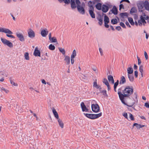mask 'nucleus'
I'll use <instances>...</instances> for the list:
<instances>
[{"label":"nucleus","instance_id":"nucleus-25","mask_svg":"<svg viewBox=\"0 0 149 149\" xmlns=\"http://www.w3.org/2000/svg\"><path fill=\"white\" fill-rule=\"evenodd\" d=\"M58 123L59 125L60 126L61 128L63 127L64 124L62 120L60 119H58Z\"/></svg>","mask_w":149,"mask_h":149},{"label":"nucleus","instance_id":"nucleus-48","mask_svg":"<svg viewBox=\"0 0 149 149\" xmlns=\"http://www.w3.org/2000/svg\"><path fill=\"white\" fill-rule=\"evenodd\" d=\"M120 26H121L123 28H126V26H125V24L123 22H120Z\"/></svg>","mask_w":149,"mask_h":149},{"label":"nucleus","instance_id":"nucleus-27","mask_svg":"<svg viewBox=\"0 0 149 149\" xmlns=\"http://www.w3.org/2000/svg\"><path fill=\"white\" fill-rule=\"evenodd\" d=\"M76 52L75 49H74L73 51L72 54H71V58H74L76 56Z\"/></svg>","mask_w":149,"mask_h":149},{"label":"nucleus","instance_id":"nucleus-26","mask_svg":"<svg viewBox=\"0 0 149 149\" xmlns=\"http://www.w3.org/2000/svg\"><path fill=\"white\" fill-rule=\"evenodd\" d=\"M127 72L128 74H132L133 72V69L132 67L128 68L127 69Z\"/></svg>","mask_w":149,"mask_h":149},{"label":"nucleus","instance_id":"nucleus-64","mask_svg":"<svg viewBox=\"0 0 149 149\" xmlns=\"http://www.w3.org/2000/svg\"><path fill=\"white\" fill-rule=\"evenodd\" d=\"M71 58V63L72 64H73L74 62V58Z\"/></svg>","mask_w":149,"mask_h":149},{"label":"nucleus","instance_id":"nucleus-41","mask_svg":"<svg viewBox=\"0 0 149 149\" xmlns=\"http://www.w3.org/2000/svg\"><path fill=\"white\" fill-rule=\"evenodd\" d=\"M103 82L107 86V85H108L109 84V83L108 82V80H107V79H106V78H104L103 79Z\"/></svg>","mask_w":149,"mask_h":149},{"label":"nucleus","instance_id":"nucleus-3","mask_svg":"<svg viewBox=\"0 0 149 149\" xmlns=\"http://www.w3.org/2000/svg\"><path fill=\"white\" fill-rule=\"evenodd\" d=\"M102 114L101 112L97 114L84 113V115L87 117L91 119H94L99 118L102 115Z\"/></svg>","mask_w":149,"mask_h":149},{"label":"nucleus","instance_id":"nucleus-29","mask_svg":"<svg viewBox=\"0 0 149 149\" xmlns=\"http://www.w3.org/2000/svg\"><path fill=\"white\" fill-rule=\"evenodd\" d=\"M97 19L99 21L98 22L99 24L100 25H102L103 22V18L101 17V16H100V17L97 18Z\"/></svg>","mask_w":149,"mask_h":149},{"label":"nucleus","instance_id":"nucleus-35","mask_svg":"<svg viewBox=\"0 0 149 149\" xmlns=\"http://www.w3.org/2000/svg\"><path fill=\"white\" fill-rule=\"evenodd\" d=\"M89 14L92 18H95V14L94 13V11H89Z\"/></svg>","mask_w":149,"mask_h":149},{"label":"nucleus","instance_id":"nucleus-14","mask_svg":"<svg viewBox=\"0 0 149 149\" xmlns=\"http://www.w3.org/2000/svg\"><path fill=\"white\" fill-rule=\"evenodd\" d=\"M109 9V8L108 6L104 4L102 5V10L103 12L104 13L107 12L108 11Z\"/></svg>","mask_w":149,"mask_h":149},{"label":"nucleus","instance_id":"nucleus-11","mask_svg":"<svg viewBox=\"0 0 149 149\" xmlns=\"http://www.w3.org/2000/svg\"><path fill=\"white\" fill-rule=\"evenodd\" d=\"M77 10L79 12L82 14H84L85 13V10L84 8L80 6H77Z\"/></svg>","mask_w":149,"mask_h":149},{"label":"nucleus","instance_id":"nucleus-10","mask_svg":"<svg viewBox=\"0 0 149 149\" xmlns=\"http://www.w3.org/2000/svg\"><path fill=\"white\" fill-rule=\"evenodd\" d=\"M33 55L35 56H40V53L39 50L38 49V48L37 47H36L34 50Z\"/></svg>","mask_w":149,"mask_h":149},{"label":"nucleus","instance_id":"nucleus-37","mask_svg":"<svg viewBox=\"0 0 149 149\" xmlns=\"http://www.w3.org/2000/svg\"><path fill=\"white\" fill-rule=\"evenodd\" d=\"M111 23L113 24H116L117 23V20L116 19H112L111 20Z\"/></svg>","mask_w":149,"mask_h":149},{"label":"nucleus","instance_id":"nucleus-45","mask_svg":"<svg viewBox=\"0 0 149 149\" xmlns=\"http://www.w3.org/2000/svg\"><path fill=\"white\" fill-rule=\"evenodd\" d=\"M1 74L3 76H4L6 77H7L8 76V74L6 71H5L3 72V73Z\"/></svg>","mask_w":149,"mask_h":149},{"label":"nucleus","instance_id":"nucleus-4","mask_svg":"<svg viewBox=\"0 0 149 149\" xmlns=\"http://www.w3.org/2000/svg\"><path fill=\"white\" fill-rule=\"evenodd\" d=\"M1 40L2 43L4 45L8 46L10 48H12L13 47V44L7 40L2 38H1Z\"/></svg>","mask_w":149,"mask_h":149},{"label":"nucleus","instance_id":"nucleus-49","mask_svg":"<svg viewBox=\"0 0 149 149\" xmlns=\"http://www.w3.org/2000/svg\"><path fill=\"white\" fill-rule=\"evenodd\" d=\"M118 83H119V81L118 80H117V81H116V82L114 83V87L116 88L118 85Z\"/></svg>","mask_w":149,"mask_h":149},{"label":"nucleus","instance_id":"nucleus-5","mask_svg":"<svg viewBox=\"0 0 149 149\" xmlns=\"http://www.w3.org/2000/svg\"><path fill=\"white\" fill-rule=\"evenodd\" d=\"M91 108L92 111L95 113L98 112L100 110V107L97 104H92Z\"/></svg>","mask_w":149,"mask_h":149},{"label":"nucleus","instance_id":"nucleus-13","mask_svg":"<svg viewBox=\"0 0 149 149\" xmlns=\"http://www.w3.org/2000/svg\"><path fill=\"white\" fill-rule=\"evenodd\" d=\"M48 33V31L47 29L42 30L41 32V35L43 37H46Z\"/></svg>","mask_w":149,"mask_h":149},{"label":"nucleus","instance_id":"nucleus-8","mask_svg":"<svg viewBox=\"0 0 149 149\" xmlns=\"http://www.w3.org/2000/svg\"><path fill=\"white\" fill-rule=\"evenodd\" d=\"M80 105L82 111L83 112H87L88 111V109L86 108L83 102H81Z\"/></svg>","mask_w":149,"mask_h":149},{"label":"nucleus","instance_id":"nucleus-62","mask_svg":"<svg viewBox=\"0 0 149 149\" xmlns=\"http://www.w3.org/2000/svg\"><path fill=\"white\" fill-rule=\"evenodd\" d=\"M138 22L139 23V25H142V22H141V19L140 20H138Z\"/></svg>","mask_w":149,"mask_h":149},{"label":"nucleus","instance_id":"nucleus-53","mask_svg":"<svg viewBox=\"0 0 149 149\" xmlns=\"http://www.w3.org/2000/svg\"><path fill=\"white\" fill-rule=\"evenodd\" d=\"M99 50L100 52V53L101 55V56H102L103 54L102 50V49L101 48H99Z\"/></svg>","mask_w":149,"mask_h":149},{"label":"nucleus","instance_id":"nucleus-63","mask_svg":"<svg viewBox=\"0 0 149 149\" xmlns=\"http://www.w3.org/2000/svg\"><path fill=\"white\" fill-rule=\"evenodd\" d=\"M95 88L97 89L99 88L100 91L101 89V88L100 87V86L98 85Z\"/></svg>","mask_w":149,"mask_h":149},{"label":"nucleus","instance_id":"nucleus-47","mask_svg":"<svg viewBox=\"0 0 149 149\" xmlns=\"http://www.w3.org/2000/svg\"><path fill=\"white\" fill-rule=\"evenodd\" d=\"M76 3L77 4V6H80V2L79 0H76Z\"/></svg>","mask_w":149,"mask_h":149},{"label":"nucleus","instance_id":"nucleus-17","mask_svg":"<svg viewBox=\"0 0 149 149\" xmlns=\"http://www.w3.org/2000/svg\"><path fill=\"white\" fill-rule=\"evenodd\" d=\"M112 13L115 15H116L118 13L117 9L115 6H113L111 10Z\"/></svg>","mask_w":149,"mask_h":149},{"label":"nucleus","instance_id":"nucleus-22","mask_svg":"<svg viewBox=\"0 0 149 149\" xmlns=\"http://www.w3.org/2000/svg\"><path fill=\"white\" fill-rule=\"evenodd\" d=\"M137 11V9L135 7H132L130 10V13L132 15L134 13H136Z\"/></svg>","mask_w":149,"mask_h":149},{"label":"nucleus","instance_id":"nucleus-50","mask_svg":"<svg viewBox=\"0 0 149 149\" xmlns=\"http://www.w3.org/2000/svg\"><path fill=\"white\" fill-rule=\"evenodd\" d=\"M144 54L146 59L147 60L148 58V56L147 52L146 51L144 52Z\"/></svg>","mask_w":149,"mask_h":149},{"label":"nucleus","instance_id":"nucleus-24","mask_svg":"<svg viewBox=\"0 0 149 149\" xmlns=\"http://www.w3.org/2000/svg\"><path fill=\"white\" fill-rule=\"evenodd\" d=\"M9 80L10 81V82L11 84L12 85L15 86H18V84L17 83H16L15 82H14L12 80V77H10L9 78Z\"/></svg>","mask_w":149,"mask_h":149},{"label":"nucleus","instance_id":"nucleus-9","mask_svg":"<svg viewBox=\"0 0 149 149\" xmlns=\"http://www.w3.org/2000/svg\"><path fill=\"white\" fill-rule=\"evenodd\" d=\"M16 36L22 42L24 40V38L22 34L19 33H17Z\"/></svg>","mask_w":149,"mask_h":149},{"label":"nucleus","instance_id":"nucleus-43","mask_svg":"<svg viewBox=\"0 0 149 149\" xmlns=\"http://www.w3.org/2000/svg\"><path fill=\"white\" fill-rule=\"evenodd\" d=\"M139 70L140 72H141V75H142V73L143 72V66L142 65H141L139 66Z\"/></svg>","mask_w":149,"mask_h":149},{"label":"nucleus","instance_id":"nucleus-33","mask_svg":"<svg viewBox=\"0 0 149 149\" xmlns=\"http://www.w3.org/2000/svg\"><path fill=\"white\" fill-rule=\"evenodd\" d=\"M24 57L25 59L26 60H29V54L28 52H25L24 53Z\"/></svg>","mask_w":149,"mask_h":149},{"label":"nucleus","instance_id":"nucleus-31","mask_svg":"<svg viewBox=\"0 0 149 149\" xmlns=\"http://www.w3.org/2000/svg\"><path fill=\"white\" fill-rule=\"evenodd\" d=\"M128 19L129 22L132 25H134V23L133 21V19L131 17H128Z\"/></svg>","mask_w":149,"mask_h":149},{"label":"nucleus","instance_id":"nucleus-2","mask_svg":"<svg viewBox=\"0 0 149 149\" xmlns=\"http://www.w3.org/2000/svg\"><path fill=\"white\" fill-rule=\"evenodd\" d=\"M0 32L6 33V36L8 37L13 38H15V37L13 35H11L13 34V32L8 29L0 27Z\"/></svg>","mask_w":149,"mask_h":149},{"label":"nucleus","instance_id":"nucleus-51","mask_svg":"<svg viewBox=\"0 0 149 149\" xmlns=\"http://www.w3.org/2000/svg\"><path fill=\"white\" fill-rule=\"evenodd\" d=\"M123 116H124L126 119H128L127 114L126 113H125L123 114Z\"/></svg>","mask_w":149,"mask_h":149},{"label":"nucleus","instance_id":"nucleus-12","mask_svg":"<svg viewBox=\"0 0 149 149\" xmlns=\"http://www.w3.org/2000/svg\"><path fill=\"white\" fill-rule=\"evenodd\" d=\"M137 6L140 11L142 12V9L144 6V2H140L137 4Z\"/></svg>","mask_w":149,"mask_h":149},{"label":"nucleus","instance_id":"nucleus-44","mask_svg":"<svg viewBox=\"0 0 149 149\" xmlns=\"http://www.w3.org/2000/svg\"><path fill=\"white\" fill-rule=\"evenodd\" d=\"M130 118L132 120H134V118L133 115L130 113H129Z\"/></svg>","mask_w":149,"mask_h":149},{"label":"nucleus","instance_id":"nucleus-1","mask_svg":"<svg viewBox=\"0 0 149 149\" xmlns=\"http://www.w3.org/2000/svg\"><path fill=\"white\" fill-rule=\"evenodd\" d=\"M123 94L120 91V89L118 90V93L119 95V97L120 100L124 104L127 106L128 107H132L134 110H136L135 108V106L134 105L136 104H137L138 100H137V94L136 93H134V97L135 99L133 98L134 101L132 102L131 103H129V104L126 103L124 101L125 97H129L133 92V87L132 86H127L125 88V89L122 91Z\"/></svg>","mask_w":149,"mask_h":149},{"label":"nucleus","instance_id":"nucleus-32","mask_svg":"<svg viewBox=\"0 0 149 149\" xmlns=\"http://www.w3.org/2000/svg\"><path fill=\"white\" fill-rule=\"evenodd\" d=\"M102 4L100 3H98L96 5V8L98 10H100L101 9Z\"/></svg>","mask_w":149,"mask_h":149},{"label":"nucleus","instance_id":"nucleus-18","mask_svg":"<svg viewBox=\"0 0 149 149\" xmlns=\"http://www.w3.org/2000/svg\"><path fill=\"white\" fill-rule=\"evenodd\" d=\"M70 3L71 7L72 9H73L76 8V6L74 0H70Z\"/></svg>","mask_w":149,"mask_h":149},{"label":"nucleus","instance_id":"nucleus-56","mask_svg":"<svg viewBox=\"0 0 149 149\" xmlns=\"http://www.w3.org/2000/svg\"><path fill=\"white\" fill-rule=\"evenodd\" d=\"M125 24L129 28H130L131 27V26L130 25L129 23L127 21H126L125 22Z\"/></svg>","mask_w":149,"mask_h":149},{"label":"nucleus","instance_id":"nucleus-58","mask_svg":"<svg viewBox=\"0 0 149 149\" xmlns=\"http://www.w3.org/2000/svg\"><path fill=\"white\" fill-rule=\"evenodd\" d=\"M145 106L147 108H149V103H148L146 102L145 104Z\"/></svg>","mask_w":149,"mask_h":149},{"label":"nucleus","instance_id":"nucleus-16","mask_svg":"<svg viewBox=\"0 0 149 149\" xmlns=\"http://www.w3.org/2000/svg\"><path fill=\"white\" fill-rule=\"evenodd\" d=\"M92 2L91 1H89L88 3V6L89 7V11H94V9L93 6L91 5Z\"/></svg>","mask_w":149,"mask_h":149},{"label":"nucleus","instance_id":"nucleus-42","mask_svg":"<svg viewBox=\"0 0 149 149\" xmlns=\"http://www.w3.org/2000/svg\"><path fill=\"white\" fill-rule=\"evenodd\" d=\"M103 93V94L105 96H107V91L106 90H103L101 92Z\"/></svg>","mask_w":149,"mask_h":149},{"label":"nucleus","instance_id":"nucleus-30","mask_svg":"<svg viewBox=\"0 0 149 149\" xmlns=\"http://www.w3.org/2000/svg\"><path fill=\"white\" fill-rule=\"evenodd\" d=\"M51 42H57V40L55 37L51 38V39H49Z\"/></svg>","mask_w":149,"mask_h":149},{"label":"nucleus","instance_id":"nucleus-61","mask_svg":"<svg viewBox=\"0 0 149 149\" xmlns=\"http://www.w3.org/2000/svg\"><path fill=\"white\" fill-rule=\"evenodd\" d=\"M116 29L118 31H120L121 29V28L120 26H116Z\"/></svg>","mask_w":149,"mask_h":149},{"label":"nucleus","instance_id":"nucleus-36","mask_svg":"<svg viewBox=\"0 0 149 149\" xmlns=\"http://www.w3.org/2000/svg\"><path fill=\"white\" fill-rule=\"evenodd\" d=\"M140 18L141 20L142 23H143V25H144V24L146 23V21L145 20V19H144V17L143 16L141 15Z\"/></svg>","mask_w":149,"mask_h":149},{"label":"nucleus","instance_id":"nucleus-54","mask_svg":"<svg viewBox=\"0 0 149 149\" xmlns=\"http://www.w3.org/2000/svg\"><path fill=\"white\" fill-rule=\"evenodd\" d=\"M138 75V72L137 71L134 72V76L135 77H137Z\"/></svg>","mask_w":149,"mask_h":149},{"label":"nucleus","instance_id":"nucleus-40","mask_svg":"<svg viewBox=\"0 0 149 149\" xmlns=\"http://www.w3.org/2000/svg\"><path fill=\"white\" fill-rule=\"evenodd\" d=\"M133 126H136L137 129H140L141 128V125L138 124L137 123H134L133 124Z\"/></svg>","mask_w":149,"mask_h":149},{"label":"nucleus","instance_id":"nucleus-59","mask_svg":"<svg viewBox=\"0 0 149 149\" xmlns=\"http://www.w3.org/2000/svg\"><path fill=\"white\" fill-rule=\"evenodd\" d=\"M97 85V82L95 81H94L93 82V87L95 88Z\"/></svg>","mask_w":149,"mask_h":149},{"label":"nucleus","instance_id":"nucleus-19","mask_svg":"<svg viewBox=\"0 0 149 149\" xmlns=\"http://www.w3.org/2000/svg\"><path fill=\"white\" fill-rule=\"evenodd\" d=\"M64 60L66 62L67 65H68L70 63V58L69 56H66L65 57Z\"/></svg>","mask_w":149,"mask_h":149},{"label":"nucleus","instance_id":"nucleus-15","mask_svg":"<svg viewBox=\"0 0 149 149\" xmlns=\"http://www.w3.org/2000/svg\"><path fill=\"white\" fill-rule=\"evenodd\" d=\"M144 6L146 10H149V3L148 1H145L144 2Z\"/></svg>","mask_w":149,"mask_h":149},{"label":"nucleus","instance_id":"nucleus-57","mask_svg":"<svg viewBox=\"0 0 149 149\" xmlns=\"http://www.w3.org/2000/svg\"><path fill=\"white\" fill-rule=\"evenodd\" d=\"M123 8L124 9V6L123 4H120L119 6V9L120 10V9Z\"/></svg>","mask_w":149,"mask_h":149},{"label":"nucleus","instance_id":"nucleus-39","mask_svg":"<svg viewBox=\"0 0 149 149\" xmlns=\"http://www.w3.org/2000/svg\"><path fill=\"white\" fill-rule=\"evenodd\" d=\"M1 91L3 92H5L6 93H8L9 92V91L7 89H6L2 87L1 89Z\"/></svg>","mask_w":149,"mask_h":149},{"label":"nucleus","instance_id":"nucleus-28","mask_svg":"<svg viewBox=\"0 0 149 149\" xmlns=\"http://www.w3.org/2000/svg\"><path fill=\"white\" fill-rule=\"evenodd\" d=\"M128 77L130 81L132 82L134 79V77L133 75L128 74Z\"/></svg>","mask_w":149,"mask_h":149},{"label":"nucleus","instance_id":"nucleus-23","mask_svg":"<svg viewBox=\"0 0 149 149\" xmlns=\"http://www.w3.org/2000/svg\"><path fill=\"white\" fill-rule=\"evenodd\" d=\"M120 15L122 18H124L125 17H127L128 16V13L126 12L121 13Z\"/></svg>","mask_w":149,"mask_h":149},{"label":"nucleus","instance_id":"nucleus-55","mask_svg":"<svg viewBox=\"0 0 149 149\" xmlns=\"http://www.w3.org/2000/svg\"><path fill=\"white\" fill-rule=\"evenodd\" d=\"M54 116L56 118L58 119H59L58 118V114L57 113L54 114Z\"/></svg>","mask_w":149,"mask_h":149},{"label":"nucleus","instance_id":"nucleus-52","mask_svg":"<svg viewBox=\"0 0 149 149\" xmlns=\"http://www.w3.org/2000/svg\"><path fill=\"white\" fill-rule=\"evenodd\" d=\"M63 1L66 4H68L70 3V0H63Z\"/></svg>","mask_w":149,"mask_h":149},{"label":"nucleus","instance_id":"nucleus-38","mask_svg":"<svg viewBox=\"0 0 149 149\" xmlns=\"http://www.w3.org/2000/svg\"><path fill=\"white\" fill-rule=\"evenodd\" d=\"M59 50L63 55H65V51L64 49L61 48H59Z\"/></svg>","mask_w":149,"mask_h":149},{"label":"nucleus","instance_id":"nucleus-60","mask_svg":"<svg viewBox=\"0 0 149 149\" xmlns=\"http://www.w3.org/2000/svg\"><path fill=\"white\" fill-rule=\"evenodd\" d=\"M52 111L54 114L55 113H57L54 107L52 108Z\"/></svg>","mask_w":149,"mask_h":149},{"label":"nucleus","instance_id":"nucleus-20","mask_svg":"<svg viewBox=\"0 0 149 149\" xmlns=\"http://www.w3.org/2000/svg\"><path fill=\"white\" fill-rule=\"evenodd\" d=\"M126 82V80L125 77L123 76H122L121 77V79L120 81V84H123Z\"/></svg>","mask_w":149,"mask_h":149},{"label":"nucleus","instance_id":"nucleus-6","mask_svg":"<svg viewBox=\"0 0 149 149\" xmlns=\"http://www.w3.org/2000/svg\"><path fill=\"white\" fill-rule=\"evenodd\" d=\"M28 33L29 37L31 38H33L35 37V33L31 29H30L28 30Z\"/></svg>","mask_w":149,"mask_h":149},{"label":"nucleus","instance_id":"nucleus-34","mask_svg":"<svg viewBox=\"0 0 149 149\" xmlns=\"http://www.w3.org/2000/svg\"><path fill=\"white\" fill-rule=\"evenodd\" d=\"M49 49L51 50H53L55 49V47L54 45H53L52 44H51L49 46Z\"/></svg>","mask_w":149,"mask_h":149},{"label":"nucleus","instance_id":"nucleus-7","mask_svg":"<svg viewBox=\"0 0 149 149\" xmlns=\"http://www.w3.org/2000/svg\"><path fill=\"white\" fill-rule=\"evenodd\" d=\"M104 22L105 27L107 28H109V26L107 24L109 22V20L108 17L106 15L104 16Z\"/></svg>","mask_w":149,"mask_h":149},{"label":"nucleus","instance_id":"nucleus-21","mask_svg":"<svg viewBox=\"0 0 149 149\" xmlns=\"http://www.w3.org/2000/svg\"><path fill=\"white\" fill-rule=\"evenodd\" d=\"M108 79L109 82H111L112 84L114 83V80L112 76L109 75L108 76Z\"/></svg>","mask_w":149,"mask_h":149},{"label":"nucleus","instance_id":"nucleus-46","mask_svg":"<svg viewBox=\"0 0 149 149\" xmlns=\"http://www.w3.org/2000/svg\"><path fill=\"white\" fill-rule=\"evenodd\" d=\"M137 58L138 61V64L139 65L141 63V61L140 58L138 56H137Z\"/></svg>","mask_w":149,"mask_h":149}]
</instances>
